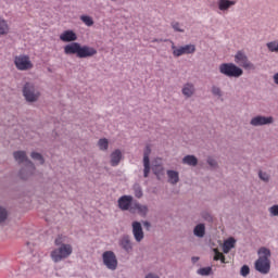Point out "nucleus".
Returning <instances> with one entry per match:
<instances>
[{
	"instance_id": "5",
	"label": "nucleus",
	"mask_w": 278,
	"mask_h": 278,
	"mask_svg": "<svg viewBox=\"0 0 278 278\" xmlns=\"http://www.w3.org/2000/svg\"><path fill=\"white\" fill-rule=\"evenodd\" d=\"M219 73L229 78H239L243 75V71L233 63L220 64Z\"/></svg>"
},
{
	"instance_id": "27",
	"label": "nucleus",
	"mask_w": 278,
	"mask_h": 278,
	"mask_svg": "<svg viewBox=\"0 0 278 278\" xmlns=\"http://www.w3.org/2000/svg\"><path fill=\"white\" fill-rule=\"evenodd\" d=\"M213 273L212 267H204V268H200L198 269V274L202 277H207L211 276Z\"/></svg>"
},
{
	"instance_id": "38",
	"label": "nucleus",
	"mask_w": 278,
	"mask_h": 278,
	"mask_svg": "<svg viewBox=\"0 0 278 278\" xmlns=\"http://www.w3.org/2000/svg\"><path fill=\"white\" fill-rule=\"evenodd\" d=\"M63 242H64V240H63L62 236H59V237L54 240V244H55L56 247H62V245H63Z\"/></svg>"
},
{
	"instance_id": "45",
	"label": "nucleus",
	"mask_w": 278,
	"mask_h": 278,
	"mask_svg": "<svg viewBox=\"0 0 278 278\" xmlns=\"http://www.w3.org/2000/svg\"><path fill=\"white\" fill-rule=\"evenodd\" d=\"M143 226L149 229L151 227V224L146 222V223H143Z\"/></svg>"
},
{
	"instance_id": "1",
	"label": "nucleus",
	"mask_w": 278,
	"mask_h": 278,
	"mask_svg": "<svg viewBox=\"0 0 278 278\" xmlns=\"http://www.w3.org/2000/svg\"><path fill=\"white\" fill-rule=\"evenodd\" d=\"M63 51L67 55L76 54L79 59H87L94 56L98 51L93 47L81 46L78 42L68 43L63 48Z\"/></svg>"
},
{
	"instance_id": "41",
	"label": "nucleus",
	"mask_w": 278,
	"mask_h": 278,
	"mask_svg": "<svg viewBox=\"0 0 278 278\" xmlns=\"http://www.w3.org/2000/svg\"><path fill=\"white\" fill-rule=\"evenodd\" d=\"M207 164L211 165L212 167L216 166V162L213 159H208Z\"/></svg>"
},
{
	"instance_id": "33",
	"label": "nucleus",
	"mask_w": 278,
	"mask_h": 278,
	"mask_svg": "<svg viewBox=\"0 0 278 278\" xmlns=\"http://www.w3.org/2000/svg\"><path fill=\"white\" fill-rule=\"evenodd\" d=\"M8 212L5 208L0 207V223L4 222L7 219Z\"/></svg>"
},
{
	"instance_id": "43",
	"label": "nucleus",
	"mask_w": 278,
	"mask_h": 278,
	"mask_svg": "<svg viewBox=\"0 0 278 278\" xmlns=\"http://www.w3.org/2000/svg\"><path fill=\"white\" fill-rule=\"evenodd\" d=\"M273 79H274V83H276L278 85V73L274 74Z\"/></svg>"
},
{
	"instance_id": "29",
	"label": "nucleus",
	"mask_w": 278,
	"mask_h": 278,
	"mask_svg": "<svg viewBox=\"0 0 278 278\" xmlns=\"http://www.w3.org/2000/svg\"><path fill=\"white\" fill-rule=\"evenodd\" d=\"M267 49L270 52H278V41L267 43Z\"/></svg>"
},
{
	"instance_id": "15",
	"label": "nucleus",
	"mask_w": 278,
	"mask_h": 278,
	"mask_svg": "<svg viewBox=\"0 0 278 278\" xmlns=\"http://www.w3.org/2000/svg\"><path fill=\"white\" fill-rule=\"evenodd\" d=\"M78 39L77 34L71 29L63 31L60 35V40L63 42H73Z\"/></svg>"
},
{
	"instance_id": "44",
	"label": "nucleus",
	"mask_w": 278,
	"mask_h": 278,
	"mask_svg": "<svg viewBox=\"0 0 278 278\" xmlns=\"http://www.w3.org/2000/svg\"><path fill=\"white\" fill-rule=\"evenodd\" d=\"M219 261H220L222 264H226V256L225 255L222 256Z\"/></svg>"
},
{
	"instance_id": "39",
	"label": "nucleus",
	"mask_w": 278,
	"mask_h": 278,
	"mask_svg": "<svg viewBox=\"0 0 278 278\" xmlns=\"http://www.w3.org/2000/svg\"><path fill=\"white\" fill-rule=\"evenodd\" d=\"M223 256H224L223 253H220V252H218V251H215L214 261L217 262V261L220 260Z\"/></svg>"
},
{
	"instance_id": "42",
	"label": "nucleus",
	"mask_w": 278,
	"mask_h": 278,
	"mask_svg": "<svg viewBox=\"0 0 278 278\" xmlns=\"http://www.w3.org/2000/svg\"><path fill=\"white\" fill-rule=\"evenodd\" d=\"M191 261L193 264H197L199 262V257L198 256H193L191 257Z\"/></svg>"
},
{
	"instance_id": "12",
	"label": "nucleus",
	"mask_w": 278,
	"mask_h": 278,
	"mask_svg": "<svg viewBox=\"0 0 278 278\" xmlns=\"http://www.w3.org/2000/svg\"><path fill=\"white\" fill-rule=\"evenodd\" d=\"M150 154L151 148L146 147V151H143V177L148 178L150 173Z\"/></svg>"
},
{
	"instance_id": "11",
	"label": "nucleus",
	"mask_w": 278,
	"mask_h": 278,
	"mask_svg": "<svg viewBox=\"0 0 278 278\" xmlns=\"http://www.w3.org/2000/svg\"><path fill=\"white\" fill-rule=\"evenodd\" d=\"M134 198L132 195H122L118 199V207L122 211H130L131 212V207L134 205Z\"/></svg>"
},
{
	"instance_id": "21",
	"label": "nucleus",
	"mask_w": 278,
	"mask_h": 278,
	"mask_svg": "<svg viewBox=\"0 0 278 278\" xmlns=\"http://www.w3.org/2000/svg\"><path fill=\"white\" fill-rule=\"evenodd\" d=\"M168 182L170 185H177L179 181V174L176 170H167Z\"/></svg>"
},
{
	"instance_id": "6",
	"label": "nucleus",
	"mask_w": 278,
	"mask_h": 278,
	"mask_svg": "<svg viewBox=\"0 0 278 278\" xmlns=\"http://www.w3.org/2000/svg\"><path fill=\"white\" fill-rule=\"evenodd\" d=\"M14 66L20 71H28L34 67L29 55L21 54L14 58Z\"/></svg>"
},
{
	"instance_id": "7",
	"label": "nucleus",
	"mask_w": 278,
	"mask_h": 278,
	"mask_svg": "<svg viewBox=\"0 0 278 278\" xmlns=\"http://www.w3.org/2000/svg\"><path fill=\"white\" fill-rule=\"evenodd\" d=\"M102 261L105 267L110 270H116L118 266L117 256L112 251H106L102 254Z\"/></svg>"
},
{
	"instance_id": "20",
	"label": "nucleus",
	"mask_w": 278,
	"mask_h": 278,
	"mask_svg": "<svg viewBox=\"0 0 278 278\" xmlns=\"http://www.w3.org/2000/svg\"><path fill=\"white\" fill-rule=\"evenodd\" d=\"M233 248H236V239L235 238L226 239L224 241L223 252L225 254H228L230 252V250L233 249Z\"/></svg>"
},
{
	"instance_id": "24",
	"label": "nucleus",
	"mask_w": 278,
	"mask_h": 278,
	"mask_svg": "<svg viewBox=\"0 0 278 278\" xmlns=\"http://www.w3.org/2000/svg\"><path fill=\"white\" fill-rule=\"evenodd\" d=\"M193 235H195L199 238H202L203 236H205V225L198 224L195 229H193Z\"/></svg>"
},
{
	"instance_id": "40",
	"label": "nucleus",
	"mask_w": 278,
	"mask_h": 278,
	"mask_svg": "<svg viewBox=\"0 0 278 278\" xmlns=\"http://www.w3.org/2000/svg\"><path fill=\"white\" fill-rule=\"evenodd\" d=\"M146 278H161L157 274L155 273H149Z\"/></svg>"
},
{
	"instance_id": "35",
	"label": "nucleus",
	"mask_w": 278,
	"mask_h": 278,
	"mask_svg": "<svg viewBox=\"0 0 278 278\" xmlns=\"http://www.w3.org/2000/svg\"><path fill=\"white\" fill-rule=\"evenodd\" d=\"M172 27L175 31L184 33V29L180 28V24L178 22L172 23Z\"/></svg>"
},
{
	"instance_id": "31",
	"label": "nucleus",
	"mask_w": 278,
	"mask_h": 278,
	"mask_svg": "<svg viewBox=\"0 0 278 278\" xmlns=\"http://www.w3.org/2000/svg\"><path fill=\"white\" fill-rule=\"evenodd\" d=\"M134 190H135V197L137 199H141L143 197V192L140 186H135Z\"/></svg>"
},
{
	"instance_id": "46",
	"label": "nucleus",
	"mask_w": 278,
	"mask_h": 278,
	"mask_svg": "<svg viewBox=\"0 0 278 278\" xmlns=\"http://www.w3.org/2000/svg\"><path fill=\"white\" fill-rule=\"evenodd\" d=\"M157 41H159L157 39L153 40V42H157Z\"/></svg>"
},
{
	"instance_id": "13",
	"label": "nucleus",
	"mask_w": 278,
	"mask_h": 278,
	"mask_svg": "<svg viewBox=\"0 0 278 278\" xmlns=\"http://www.w3.org/2000/svg\"><path fill=\"white\" fill-rule=\"evenodd\" d=\"M132 233L137 242H141L144 239V232H143L141 223H138V222L132 223Z\"/></svg>"
},
{
	"instance_id": "36",
	"label": "nucleus",
	"mask_w": 278,
	"mask_h": 278,
	"mask_svg": "<svg viewBox=\"0 0 278 278\" xmlns=\"http://www.w3.org/2000/svg\"><path fill=\"white\" fill-rule=\"evenodd\" d=\"M212 92L215 97H222L223 96L222 89L218 88V87H215V86L213 87Z\"/></svg>"
},
{
	"instance_id": "2",
	"label": "nucleus",
	"mask_w": 278,
	"mask_h": 278,
	"mask_svg": "<svg viewBox=\"0 0 278 278\" xmlns=\"http://www.w3.org/2000/svg\"><path fill=\"white\" fill-rule=\"evenodd\" d=\"M257 260L254 263L255 270L262 275H268L271 269V252L266 248H261L257 251Z\"/></svg>"
},
{
	"instance_id": "19",
	"label": "nucleus",
	"mask_w": 278,
	"mask_h": 278,
	"mask_svg": "<svg viewBox=\"0 0 278 278\" xmlns=\"http://www.w3.org/2000/svg\"><path fill=\"white\" fill-rule=\"evenodd\" d=\"M123 159V152H121V150H115L111 153V166L112 167H116L121 160Z\"/></svg>"
},
{
	"instance_id": "34",
	"label": "nucleus",
	"mask_w": 278,
	"mask_h": 278,
	"mask_svg": "<svg viewBox=\"0 0 278 278\" xmlns=\"http://www.w3.org/2000/svg\"><path fill=\"white\" fill-rule=\"evenodd\" d=\"M269 213L273 217H278V205H273L270 208H269Z\"/></svg>"
},
{
	"instance_id": "25",
	"label": "nucleus",
	"mask_w": 278,
	"mask_h": 278,
	"mask_svg": "<svg viewBox=\"0 0 278 278\" xmlns=\"http://www.w3.org/2000/svg\"><path fill=\"white\" fill-rule=\"evenodd\" d=\"M182 162L189 166H197L198 159L194 155H187L184 157Z\"/></svg>"
},
{
	"instance_id": "23",
	"label": "nucleus",
	"mask_w": 278,
	"mask_h": 278,
	"mask_svg": "<svg viewBox=\"0 0 278 278\" xmlns=\"http://www.w3.org/2000/svg\"><path fill=\"white\" fill-rule=\"evenodd\" d=\"M10 34V26L7 21L0 17V36H7Z\"/></svg>"
},
{
	"instance_id": "32",
	"label": "nucleus",
	"mask_w": 278,
	"mask_h": 278,
	"mask_svg": "<svg viewBox=\"0 0 278 278\" xmlns=\"http://www.w3.org/2000/svg\"><path fill=\"white\" fill-rule=\"evenodd\" d=\"M250 274V268L249 266L244 265L243 267H241L240 269V275L242 277H248V275Z\"/></svg>"
},
{
	"instance_id": "37",
	"label": "nucleus",
	"mask_w": 278,
	"mask_h": 278,
	"mask_svg": "<svg viewBox=\"0 0 278 278\" xmlns=\"http://www.w3.org/2000/svg\"><path fill=\"white\" fill-rule=\"evenodd\" d=\"M258 177H261V179H262L263 181H268V179L270 178V177L268 176V174L263 173V172H258Z\"/></svg>"
},
{
	"instance_id": "26",
	"label": "nucleus",
	"mask_w": 278,
	"mask_h": 278,
	"mask_svg": "<svg viewBox=\"0 0 278 278\" xmlns=\"http://www.w3.org/2000/svg\"><path fill=\"white\" fill-rule=\"evenodd\" d=\"M98 146H99L101 151H108L109 150V146H110L109 139L101 138L99 140V142H98Z\"/></svg>"
},
{
	"instance_id": "8",
	"label": "nucleus",
	"mask_w": 278,
	"mask_h": 278,
	"mask_svg": "<svg viewBox=\"0 0 278 278\" xmlns=\"http://www.w3.org/2000/svg\"><path fill=\"white\" fill-rule=\"evenodd\" d=\"M23 94L28 102H35L38 100L40 93L37 89H35L34 85L30 83H27L24 86Z\"/></svg>"
},
{
	"instance_id": "30",
	"label": "nucleus",
	"mask_w": 278,
	"mask_h": 278,
	"mask_svg": "<svg viewBox=\"0 0 278 278\" xmlns=\"http://www.w3.org/2000/svg\"><path fill=\"white\" fill-rule=\"evenodd\" d=\"M30 157H33L34 160L39 161L40 164H45L43 156L40 153H38V152H33V154H30Z\"/></svg>"
},
{
	"instance_id": "14",
	"label": "nucleus",
	"mask_w": 278,
	"mask_h": 278,
	"mask_svg": "<svg viewBox=\"0 0 278 278\" xmlns=\"http://www.w3.org/2000/svg\"><path fill=\"white\" fill-rule=\"evenodd\" d=\"M273 117L256 116L251 119V125L254 127L273 124Z\"/></svg>"
},
{
	"instance_id": "22",
	"label": "nucleus",
	"mask_w": 278,
	"mask_h": 278,
	"mask_svg": "<svg viewBox=\"0 0 278 278\" xmlns=\"http://www.w3.org/2000/svg\"><path fill=\"white\" fill-rule=\"evenodd\" d=\"M194 91L195 89L193 84H186L182 88V94L188 98L192 97L194 94Z\"/></svg>"
},
{
	"instance_id": "16",
	"label": "nucleus",
	"mask_w": 278,
	"mask_h": 278,
	"mask_svg": "<svg viewBox=\"0 0 278 278\" xmlns=\"http://www.w3.org/2000/svg\"><path fill=\"white\" fill-rule=\"evenodd\" d=\"M131 214L138 213L140 216L146 217L148 214V207L146 205H141L138 202H135L132 207L130 208Z\"/></svg>"
},
{
	"instance_id": "18",
	"label": "nucleus",
	"mask_w": 278,
	"mask_h": 278,
	"mask_svg": "<svg viewBox=\"0 0 278 278\" xmlns=\"http://www.w3.org/2000/svg\"><path fill=\"white\" fill-rule=\"evenodd\" d=\"M119 247L124 249L127 253H130L132 251V243L128 236L122 237L119 240Z\"/></svg>"
},
{
	"instance_id": "9",
	"label": "nucleus",
	"mask_w": 278,
	"mask_h": 278,
	"mask_svg": "<svg viewBox=\"0 0 278 278\" xmlns=\"http://www.w3.org/2000/svg\"><path fill=\"white\" fill-rule=\"evenodd\" d=\"M235 62L237 65H240L245 70L255 68L254 64L249 61L248 56L242 51L237 52V54L235 55Z\"/></svg>"
},
{
	"instance_id": "3",
	"label": "nucleus",
	"mask_w": 278,
	"mask_h": 278,
	"mask_svg": "<svg viewBox=\"0 0 278 278\" xmlns=\"http://www.w3.org/2000/svg\"><path fill=\"white\" fill-rule=\"evenodd\" d=\"M13 157L15 161H17L18 163H23L26 162V166L25 168H22L20 172V176L23 180H27L35 172V165L34 163H31L28 157H27V153H25V151H15L13 153Z\"/></svg>"
},
{
	"instance_id": "17",
	"label": "nucleus",
	"mask_w": 278,
	"mask_h": 278,
	"mask_svg": "<svg viewBox=\"0 0 278 278\" xmlns=\"http://www.w3.org/2000/svg\"><path fill=\"white\" fill-rule=\"evenodd\" d=\"M236 0H218L217 5L219 11L227 12L232 5H236Z\"/></svg>"
},
{
	"instance_id": "4",
	"label": "nucleus",
	"mask_w": 278,
	"mask_h": 278,
	"mask_svg": "<svg viewBox=\"0 0 278 278\" xmlns=\"http://www.w3.org/2000/svg\"><path fill=\"white\" fill-rule=\"evenodd\" d=\"M72 252L73 248L71 244H61L59 248L54 249L51 252V258L55 264H58L61 263L63 260L68 258Z\"/></svg>"
},
{
	"instance_id": "28",
	"label": "nucleus",
	"mask_w": 278,
	"mask_h": 278,
	"mask_svg": "<svg viewBox=\"0 0 278 278\" xmlns=\"http://www.w3.org/2000/svg\"><path fill=\"white\" fill-rule=\"evenodd\" d=\"M80 21H83L89 27L93 26V24H94L93 18L91 16H88V15H81Z\"/></svg>"
},
{
	"instance_id": "10",
	"label": "nucleus",
	"mask_w": 278,
	"mask_h": 278,
	"mask_svg": "<svg viewBox=\"0 0 278 278\" xmlns=\"http://www.w3.org/2000/svg\"><path fill=\"white\" fill-rule=\"evenodd\" d=\"M173 55L176 58H179L184 54H192L195 52V46L194 45H186L182 47L177 48L176 46H172Z\"/></svg>"
}]
</instances>
